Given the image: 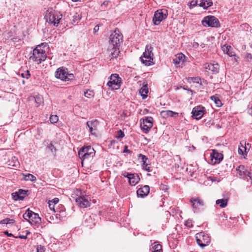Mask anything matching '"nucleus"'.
Returning a JSON list of instances; mask_svg holds the SVG:
<instances>
[{
  "mask_svg": "<svg viewBox=\"0 0 252 252\" xmlns=\"http://www.w3.org/2000/svg\"><path fill=\"white\" fill-rule=\"evenodd\" d=\"M123 41V35L118 29H116L109 37L107 49L111 58H117L120 53V43Z\"/></svg>",
  "mask_w": 252,
  "mask_h": 252,
  "instance_id": "nucleus-1",
  "label": "nucleus"
},
{
  "mask_svg": "<svg viewBox=\"0 0 252 252\" xmlns=\"http://www.w3.org/2000/svg\"><path fill=\"white\" fill-rule=\"evenodd\" d=\"M43 45L44 43H42L37 45L32 51V54L30 57V60L39 64L46 60L47 55L44 49L45 46L43 47Z\"/></svg>",
  "mask_w": 252,
  "mask_h": 252,
  "instance_id": "nucleus-2",
  "label": "nucleus"
},
{
  "mask_svg": "<svg viewBox=\"0 0 252 252\" xmlns=\"http://www.w3.org/2000/svg\"><path fill=\"white\" fill-rule=\"evenodd\" d=\"M153 50V48L151 45H147L145 47V52L140 58L142 63L146 66H150L154 64Z\"/></svg>",
  "mask_w": 252,
  "mask_h": 252,
  "instance_id": "nucleus-3",
  "label": "nucleus"
},
{
  "mask_svg": "<svg viewBox=\"0 0 252 252\" xmlns=\"http://www.w3.org/2000/svg\"><path fill=\"white\" fill-rule=\"evenodd\" d=\"M1 151V154L2 155L3 159L1 161L2 163L9 166L16 167L18 163L16 158L13 156L12 154L9 151H6L3 150Z\"/></svg>",
  "mask_w": 252,
  "mask_h": 252,
  "instance_id": "nucleus-4",
  "label": "nucleus"
},
{
  "mask_svg": "<svg viewBox=\"0 0 252 252\" xmlns=\"http://www.w3.org/2000/svg\"><path fill=\"white\" fill-rule=\"evenodd\" d=\"M62 14L58 11H47L45 15L46 21L49 23L53 24L54 26L57 27L62 18Z\"/></svg>",
  "mask_w": 252,
  "mask_h": 252,
  "instance_id": "nucleus-5",
  "label": "nucleus"
},
{
  "mask_svg": "<svg viewBox=\"0 0 252 252\" xmlns=\"http://www.w3.org/2000/svg\"><path fill=\"white\" fill-rule=\"evenodd\" d=\"M55 77L64 81L73 80L74 76L72 73H69L68 69L65 67L58 68L55 73Z\"/></svg>",
  "mask_w": 252,
  "mask_h": 252,
  "instance_id": "nucleus-6",
  "label": "nucleus"
},
{
  "mask_svg": "<svg viewBox=\"0 0 252 252\" xmlns=\"http://www.w3.org/2000/svg\"><path fill=\"white\" fill-rule=\"evenodd\" d=\"M23 217L31 224H39L41 221V218L38 214L32 212L29 209L23 214Z\"/></svg>",
  "mask_w": 252,
  "mask_h": 252,
  "instance_id": "nucleus-7",
  "label": "nucleus"
},
{
  "mask_svg": "<svg viewBox=\"0 0 252 252\" xmlns=\"http://www.w3.org/2000/svg\"><path fill=\"white\" fill-rule=\"evenodd\" d=\"M107 86L112 90H118L120 88L122 84V79L117 74H113L109 77Z\"/></svg>",
  "mask_w": 252,
  "mask_h": 252,
  "instance_id": "nucleus-8",
  "label": "nucleus"
},
{
  "mask_svg": "<svg viewBox=\"0 0 252 252\" xmlns=\"http://www.w3.org/2000/svg\"><path fill=\"white\" fill-rule=\"evenodd\" d=\"M94 154L95 151L94 149L90 146L83 147L78 152L79 158L83 160L85 159L93 158Z\"/></svg>",
  "mask_w": 252,
  "mask_h": 252,
  "instance_id": "nucleus-9",
  "label": "nucleus"
},
{
  "mask_svg": "<svg viewBox=\"0 0 252 252\" xmlns=\"http://www.w3.org/2000/svg\"><path fill=\"white\" fill-rule=\"evenodd\" d=\"M196 241L197 244L201 248L208 245L210 239L207 234L204 232H199L195 235Z\"/></svg>",
  "mask_w": 252,
  "mask_h": 252,
  "instance_id": "nucleus-10",
  "label": "nucleus"
},
{
  "mask_svg": "<svg viewBox=\"0 0 252 252\" xmlns=\"http://www.w3.org/2000/svg\"><path fill=\"white\" fill-rule=\"evenodd\" d=\"M167 17V11L166 10L159 9L157 10L153 18V22L155 25H158L164 19Z\"/></svg>",
  "mask_w": 252,
  "mask_h": 252,
  "instance_id": "nucleus-11",
  "label": "nucleus"
},
{
  "mask_svg": "<svg viewBox=\"0 0 252 252\" xmlns=\"http://www.w3.org/2000/svg\"><path fill=\"white\" fill-rule=\"evenodd\" d=\"M90 197L86 195H82L77 197L75 201L79 207L85 208L91 205Z\"/></svg>",
  "mask_w": 252,
  "mask_h": 252,
  "instance_id": "nucleus-12",
  "label": "nucleus"
},
{
  "mask_svg": "<svg viewBox=\"0 0 252 252\" xmlns=\"http://www.w3.org/2000/svg\"><path fill=\"white\" fill-rule=\"evenodd\" d=\"M202 23L205 27L207 26L211 27H218L220 26L218 19L214 16L204 17L202 21Z\"/></svg>",
  "mask_w": 252,
  "mask_h": 252,
  "instance_id": "nucleus-13",
  "label": "nucleus"
},
{
  "mask_svg": "<svg viewBox=\"0 0 252 252\" xmlns=\"http://www.w3.org/2000/svg\"><path fill=\"white\" fill-rule=\"evenodd\" d=\"M190 202L194 213L198 212L205 205L203 200L199 197L190 198Z\"/></svg>",
  "mask_w": 252,
  "mask_h": 252,
  "instance_id": "nucleus-14",
  "label": "nucleus"
},
{
  "mask_svg": "<svg viewBox=\"0 0 252 252\" xmlns=\"http://www.w3.org/2000/svg\"><path fill=\"white\" fill-rule=\"evenodd\" d=\"M153 118L152 117H147L143 119V122L141 123L140 126L143 131L147 133L153 126Z\"/></svg>",
  "mask_w": 252,
  "mask_h": 252,
  "instance_id": "nucleus-15",
  "label": "nucleus"
},
{
  "mask_svg": "<svg viewBox=\"0 0 252 252\" xmlns=\"http://www.w3.org/2000/svg\"><path fill=\"white\" fill-rule=\"evenodd\" d=\"M205 111V108L202 106L195 107L191 112L192 117L196 119H200L204 115Z\"/></svg>",
  "mask_w": 252,
  "mask_h": 252,
  "instance_id": "nucleus-16",
  "label": "nucleus"
},
{
  "mask_svg": "<svg viewBox=\"0 0 252 252\" xmlns=\"http://www.w3.org/2000/svg\"><path fill=\"white\" fill-rule=\"evenodd\" d=\"M211 161L213 164H216L220 163L223 158V154L219 153L218 151L215 149L212 150L211 154Z\"/></svg>",
  "mask_w": 252,
  "mask_h": 252,
  "instance_id": "nucleus-17",
  "label": "nucleus"
},
{
  "mask_svg": "<svg viewBox=\"0 0 252 252\" xmlns=\"http://www.w3.org/2000/svg\"><path fill=\"white\" fill-rule=\"evenodd\" d=\"M27 191L20 189L18 192H13L11 194L12 197L14 200H22L24 198Z\"/></svg>",
  "mask_w": 252,
  "mask_h": 252,
  "instance_id": "nucleus-18",
  "label": "nucleus"
},
{
  "mask_svg": "<svg viewBox=\"0 0 252 252\" xmlns=\"http://www.w3.org/2000/svg\"><path fill=\"white\" fill-rule=\"evenodd\" d=\"M185 56L182 53L177 54L173 59V63L177 67H180L185 62Z\"/></svg>",
  "mask_w": 252,
  "mask_h": 252,
  "instance_id": "nucleus-19",
  "label": "nucleus"
},
{
  "mask_svg": "<svg viewBox=\"0 0 252 252\" xmlns=\"http://www.w3.org/2000/svg\"><path fill=\"white\" fill-rule=\"evenodd\" d=\"M150 191V187L148 185L138 189L136 191L138 197H144L147 196Z\"/></svg>",
  "mask_w": 252,
  "mask_h": 252,
  "instance_id": "nucleus-20",
  "label": "nucleus"
},
{
  "mask_svg": "<svg viewBox=\"0 0 252 252\" xmlns=\"http://www.w3.org/2000/svg\"><path fill=\"white\" fill-rule=\"evenodd\" d=\"M205 68L206 69V71L209 72L210 71L212 73L215 74L217 73L218 72L219 65L218 63H208L205 65Z\"/></svg>",
  "mask_w": 252,
  "mask_h": 252,
  "instance_id": "nucleus-21",
  "label": "nucleus"
},
{
  "mask_svg": "<svg viewBox=\"0 0 252 252\" xmlns=\"http://www.w3.org/2000/svg\"><path fill=\"white\" fill-rule=\"evenodd\" d=\"M140 181V178L138 174L136 173L131 174L129 177L128 182L131 186H135Z\"/></svg>",
  "mask_w": 252,
  "mask_h": 252,
  "instance_id": "nucleus-22",
  "label": "nucleus"
},
{
  "mask_svg": "<svg viewBox=\"0 0 252 252\" xmlns=\"http://www.w3.org/2000/svg\"><path fill=\"white\" fill-rule=\"evenodd\" d=\"M14 222L15 220L13 219L9 218L3 219L1 220V224L2 225L1 227L3 228L5 226V225H6V226L8 228L11 227L14 225Z\"/></svg>",
  "mask_w": 252,
  "mask_h": 252,
  "instance_id": "nucleus-23",
  "label": "nucleus"
},
{
  "mask_svg": "<svg viewBox=\"0 0 252 252\" xmlns=\"http://www.w3.org/2000/svg\"><path fill=\"white\" fill-rule=\"evenodd\" d=\"M221 49L223 53L227 54L229 56H235L234 52L232 51V48L231 46L225 44L222 46Z\"/></svg>",
  "mask_w": 252,
  "mask_h": 252,
  "instance_id": "nucleus-24",
  "label": "nucleus"
},
{
  "mask_svg": "<svg viewBox=\"0 0 252 252\" xmlns=\"http://www.w3.org/2000/svg\"><path fill=\"white\" fill-rule=\"evenodd\" d=\"M99 125V122L97 120L88 121L86 123L87 127L89 128L90 133H92V127H97Z\"/></svg>",
  "mask_w": 252,
  "mask_h": 252,
  "instance_id": "nucleus-25",
  "label": "nucleus"
},
{
  "mask_svg": "<svg viewBox=\"0 0 252 252\" xmlns=\"http://www.w3.org/2000/svg\"><path fill=\"white\" fill-rule=\"evenodd\" d=\"M174 115H178V113L171 110H163L160 112V115L164 118L173 117Z\"/></svg>",
  "mask_w": 252,
  "mask_h": 252,
  "instance_id": "nucleus-26",
  "label": "nucleus"
},
{
  "mask_svg": "<svg viewBox=\"0 0 252 252\" xmlns=\"http://www.w3.org/2000/svg\"><path fill=\"white\" fill-rule=\"evenodd\" d=\"M139 93L142 97V98L144 99L147 97V94L148 93V88L147 84L143 85L139 90Z\"/></svg>",
  "mask_w": 252,
  "mask_h": 252,
  "instance_id": "nucleus-27",
  "label": "nucleus"
},
{
  "mask_svg": "<svg viewBox=\"0 0 252 252\" xmlns=\"http://www.w3.org/2000/svg\"><path fill=\"white\" fill-rule=\"evenodd\" d=\"M216 204L219 205L220 207L221 208L225 207L228 204V199L223 198L220 199H218L216 201Z\"/></svg>",
  "mask_w": 252,
  "mask_h": 252,
  "instance_id": "nucleus-28",
  "label": "nucleus"
},
{
  "mask_svg": "<svg viewBox=\"0 0 252 252\" xmlns=\"http://www.w3.org/2000/svg\"><path fill=\"white\" fill-rule=\"evenodd\" d=\"M210 98L215 102L216 106L220 107L222 106V104L221 101L217 95L211 96Z\"/></svg>",
  "mask_w": 252,
  "mask_h": 252,
  "instance_id": "nucleus-29",
  "label": "nucleus"
},
{
  "mask_svg": "<svg viewBox=\"0 0 252 252\" xmlns=\"http://www.w3.org/2000/svg\"><path fill=\"white\" fill-rule=\"evenodd\" d=\"M248 152L247 151V148L246 146L243 145L241 143L240 145L239 146L238 148V153L242 155H247Z\"/></svg>",
  "mask_w": 252,
  "mask_h": 252,
  "instance_id": "nucleus-30",
  "label": "nucleus"
},
{
  "mask_svg": "<svg viewBox=\"0 0 252 252\" xmlns=\"http://www.w3.org/2000/svg\"><path fill=\"white\" fill-rule=\"evenodd\" d=\"M245 167L244 165H240L236 168L237 174L240 177L244 176L246 173V170L244 171Z\"/></svg>",
  "mask_w": 252,
  "mask_h": 252,
  "instance_id": "nucleus-31",
  "label": "nucleus"
},
{
  "mask_svg": "<svg viewBox=\"0 0 252 252\" xmlns=\"http://www.w3.org/2000/svg\"><path fill=\"white\" fill-rule=\"evenodd\" d=\"M66 217V213L63 210H61L59 211V213L56 214L57 218H59L60 220H63Z\"/></svg>",
  "mask_w": 252,
  "mask_h": 252,
  "instance_id": "nucleus-32",
  "label": "nucleus"
},
{
  "mask_svg": "<svg viewBox=\"0 0 252 252\" xmlns=\"http://www.w3.org/2000/svg\"><path fill=\"white\" fill-rule=\"evenodd\" d=\"M152 251L162 252V251L161 245L155 242L154 243V246L152 247Z\"/></svg>",
  "mask_w": 252,
  "mask_h": 252,
  "instance_id": "nucleus-33",
  "label": "nucleus"
},
{
  "mask_svg": "<svg viewBox=\"0 0 252 252\" xmlns=\"http://www.w3.org/2000/svg\"><path fill=\"white\" fill-rule=\"evenodd\" d=\"M24 179L26 181H34L36 180L35 177L31 174H28L26 175Z\"/></svg>",
  "mask_w": 252,
  "mask_h": 252,
  "instance_id": "nucleus-34",
  "label": "nucleus"
},
{
  "mask_svg": "<svg viewBox=\"0 0 252 252\" xmlns=\"http://www.w3.org/2000/svg\"><path fill=\"white\" fill-rule=\"evenodd\" d=\"M213 5V1L212 0H204V9H207L208 7H211Z\"/></svg>",
  "mask_w": 252,
  "mask_h": 252,
  "instance_id": "nucleus-35",
  "label": "nucleus"
},
{
  "mask_svg": "<svg viewBox=\"0 0 252 252\" xmlns=\"http://www.w3.org/2000/svg\"><path fill=\"white\" fill-rule=\"evenodd\" d=\"M84 95L87 98H91L94 95V92L91 90H87L84 92Z\"/></svg>",
  "mask_w": 252,
  "mask_h": 252,
  "instance_id": "nucleus-36",
  "label": "nucleus"
},
{
  "mask_svg": "<svg viewBox=\"0 0 252 252\" xmlns=\"http://www.w3.org/2000/svg\"><path fill=\"white\" fill-rule=\"evenodd\" d=\"M47 148L51 151V152L53 153L54 155H55L56 152V149L52 143H50L48 145Z\"/></svg>",
  "mask_w": 252,
  "mask_h": 252,
  "instance_id": "nucleus-37",
  "label": "nucleus"
},
{
  "mask_svg": "<svg viewBox=\"0 0 252 252\" xmlns=\"http://www.w3.org/2000/svg\"><path fill=\"white\" fill-rule=\"evenodd\" d=\"M59 120V118L57 115H51L50 117V121L52 124L56 123Z\"/></svg>",
  "mask_w": 252,
  "mask_h": 252,
  "instance_id": "nucleus-38",
  "label": "nucleus"
},
{
  "mask_svg": "<svg viewBox=\"0 0 252 252\" xmlns=\"http://www.w3.org/2000/svg\"><path fill=\"white\" fill-rule=\"evenodd\" d=\"M189 80L191 81L193 83H196L197 84H201V79L198 77H190L189 78Z\"/></svg>",
  "mask_w": 252,
  "mask_h": 252,
  "instance_id": "nucleus-39",
  "label": "nucleus"
},
{
  "mask_svg": "<svg viewBox=\"0 0 252 252\" xmlns=\"http://www.w3.org/2000/svg\"><path fill=\"white\" fill-rule=\"evenodd\" d=\"M138 157L142 160L143 164L145 165V163H146V160L148 159V158L145 155H143L141 154H139Z\"/></svg>",
  "mask_w": 252,
  "mask_h": 252,
  "instance_id": "nucleus-40",
  "label": "nucleus"
},
{
  "mask_svg": "<svg viewBox=\"0 0 252 252\" xmlns=\"http://www.w3.org/2000/svg\"><path fill=\"white\" fill-rule=\"evenodd\" d=\"M138 157L142 160L143 164L145 165V163H146V160L148 159V158L145 155H143L141 154H139Z\"/></svg>",
  "mask_w": 252,
  "mask_h": 252,
  "instance_id": "nucleus-41",
  "label": "nucleus"
},
{
  "mask_svg": "<svg viewBox=\"0 0 252 252\" xmlns=\"http://www.w3.org/2000/svg\"><path fill=\"white\" fill-rule=\"evenodd\" d=\"M31 75L30 73L29 70H27L25 71L24 73H21V76L23 78H25L26 79H29L31 77Z\"/></svg>",
  "mask_w": 252,
  "mask_h": 252,
  "instance_id": "nucleus-42",
  "label": "nucleus"
},
{
  "mask_svg": "<svg viewBox=\"0 0 252 252\" xmlns=\"http://www.w3.org/2000/svg\"><path fill=\"white\" fill-rule=\"evenodd\" d=\"M72 18V22L73 23L77 22L81 18L80 15L77 13L73 16Z\"/></svg>",
  "mask_w": 252,
  "mask_h": 252,
  "instance_id": "nucleus-43",
  "label": "nucleus"
},
{
  "mask_svg": "<svg viewBox=\"0 0 252 252\" xmlns=\"http://www.w3.org/2000/svg\"><path fill=\"white\" fill-rule=\"evenodd\" d=\"M189 8H191L193 7H195L197 5V0H191L189 4Z\"/></svg>",
  "mask_w": 252,
  "mask_h": 252,
  "instance_id": "nucleus-44",
  "label": "nucleus"
},
{
  "mask_svg": "<svg viewBox=\"0 0 252 252\" xmlns=\"http://www.w3.org/2000/svg\"><path fill=\"white\" fill-rule=\"evenodd\" d=\"M142 167L144 169L148 172H151L152 170L151 167L149 166V164L147 163H145V165L142 164Z\"/></svg>",
  "mask_w": 252,
  "mask_h": 252,
  "instance_id": "nucleus-45",
  "label": "nucleus"
},
{
  "mask_svg": "<svg viewBox=\"0 0 252 252\" xmlns=\"http://www.w3.org/2000/svg\"><path fill=\"white\" fill-rule=\"evenodd\" d=\"M185 225L189 227H193V224L192 223V220H188L187 221H186L185 223Z\"/></svg>",
  "mask_w": 252,
  "mask_h": 252,
  "instance_id": "nucleus-46",
  "label": "nucleus"
},
{
  "mask_svg": "<svg viewBox=\"0 0 252 252\" xmlns=\"http://www.w3.org/2000/svg\"><path fill=\"white\" fill-rule=\"evenodd\" d=\"M125 136V134L124 132H123L121 130L118 131V134L116 136L118 138H122L124 137Z\"/></svg>",
  "mask_w": 252,
  "mask_h": 252,
  "instance_id": "nucleus-47",
  "label": "nucleus"
},
{
  "mask_svg": "<svg viewBox=\"0 0 252 252\" xmlns=\"http://www.w3.org/2000/svg\"><path fill=\"white\" fill-rule=\"evenodd\" d=\"M44 252V248L43 246L41 245L37 246L36 248V252Z\"/></svg>",
  "mask_w": 252,
  "mask_h": 252,
  "instance_id": "nucleus-48",
  "label": "nucleus"
},
{
  "mask_svg": "<svg viewBox=\"0 0 252 252\" xmlns=\"http://www.w3.org/2000/svg\"><path fill=\"white\" fill-rule=\"evenodd\" d=\"M244 176H247L250 180L252 181V173L247 170H246V173Z\"/></svg>",
  "mask_w": 252,
  "mask_h": 252,
  "instance_id": "nucleus-49",
  "label": "nucleus"
},
{
  "mask_svg": "<svg viewBox=\"0 0 252 252\" xmlns=\"http://www.w3.org/2000/svg\"><path fill=\"white\" fill-rule=\"evenodd\" d=\"M197 0V5L202 7L204 8V0Z\"/></svg>",
  "mask_w": 252,
  "mask_h": 252,
  "instance_id": "nucleus-50",
  "label": "nucleus"
},
{
  "mask_svg": "<svg viewBox=\"0 0 252 252\" xmlns=\"http://www.w3.org/2000/svg\"><path fill=\"white\" fill-rule=\"evenodd\" d=\"M35 101L36 103H38L40 104L41 102H42V98L40 96H37L36 98H35Z\"/></svg>",
  "mask_w": 252,
  "mask_h": 252,
  "instance_id": "nucleus-51",
  "label": "nucleus"
},
{
  "mask_svg": "<svg viewBox=\"0 0 252 252\" xmlns=\"http://www.w3.org/2000/svg\"><path fill=\"white\" fill-rule=\"evenodd\" d=\"M51 201L53 203V207H55V205L59 202V199L58 198H55Z\"/></svg>",
  "mask_w": 252,
  "mask_h": 252,
  "instance_id": "nucleus-52",
  "label": "nucleus"
},
{
  "mask_svg": "<svg viewBox=\"0 0 252 252\" xmlns=\"http://www.w3.org/2000/svg\"><path fill=\"white\" fill-rule=\"evenodd\" d=\"M49 207L51 210H53L54 212H55V207H53V203L50 201L49 202Z\"/></svg>",
  "mask_w": 252,
  "mask_h": 252,
  "instance_id": "nucleus-53",
  "label": "nucleus"
},
{
  "mask_svg": "<svg viewBox=\"0 0 252 252\" xmlns=\"http://www.w3.org/2000/svg\"><path fill=\"white\" fill-rule=\"evenodd\" d=\"M132 173H130L128 172H125V173H123L122 175L125 177H126L129 179V177L130 176Z\"/></svg>",
  "mask_w": 252,
  "mask_h": 252,
  "instance_id": "nucleus-54",
  "label": "nucleus"
},
{
  "mask_svg": "<svg viewBox=\"0 0 252 252\" xmlns=\"http://www.w3.org/2000/svg\"><path fill=\"white\" fill-rule=\"evenodd\" d=\"M3 233L4 234L6 235L8 237H13L14 236L12 233H9L7 230L4 231Z\"/></svg>",
  "mask_w": 252,
  "mask_h": 252,
  "instance_id": "nucleus-55",
  "label": "nucleus"
},
{
  "mask_svg": "<svg viewBox=\"0 0 252 252\" xmlns=\"http://www.w3.org/2000/svg\"><path fill=\"white\" fill-rule=\"evenodd\" d=\"M123 152L130 153L131 151L128 149L127 146H125Z\"/></svg>",
  "mask_w": 252,
  "mask_h": 252,
  "instance_id": "nucleus-56",
  "label": "nucleus"
},
{
  "mask_svg": "<svg viewBox=\"0 0 252 252\" xmlns=\"http://www.w3.org/2000/svg\"><path fill=\"white\" fill-rule=\"evenodd\" d=\"M99 25H97L96 26H95L94 28V33H96V32H97L99 30Z\"/></svg>",
  "mask_w": 252,
  "mask_h": 252,
  "instance_id": "nucleus-57",
  "label": "nucleus"
},
{
  "mask_svg": "<svg viewBox=\"0 0 252 252\" xmlns=\"http://www.w3.org/2000/svg\"><path fill=\"white\" fill-rule=\"evenodd\" d=\"M97 127H92V133H91L92 134H95V131L96 130Z\"/></svg>",
  "mask_w": 252,
  "mask_h": 252,
  "instance_id": "nucleus-58",
  "label": "nucleus"
},
{
  "mask_svg": "<svg viewBox=\"0 0 252 252\" xmlns=\"http://www.w3.org/2000/svg\"><path fill=\"white\" fill-rule=\"evenodd\" d=\"M193 46L194 48H197L199 46V43L196 42H194L193 44Z\"/></svg>",
  "mask_w": 252,
  "mask_h": 252,
  "instance_id": "nucleus-59",
  "label": "nucleus"
},
{
  "mask_svg": "<svg viewBox=\"0 0 252 252\" xmlns=\"http://www.w3.org/2000/svg\"><path fill=\"white\" fill-rule=\"evenodd\" d=\"M248 112L250 115H252V107L249 109Z\"/></svg>",
  "mask_w": 252,
  "mask_h": 252,
  "instance_id": "nucleus-60",
  "label": "nucleus"
},
{
  "mask_svg": "<svg viewBox=\"0 0 252 252\" xmlns=\"http://www.w3.org/2000/svg\"><path fill=\"white\" fill-rule=\"evenodd\" d=\"M20 237L21 238H23V239H26L27 238V236H21Z\"/></svg>",
  "mask_w": 252,
  "mask_h": 252,
  "instance_id": "nucleus-61",
  "label": "nucleus"
},
{
  "mask_svg": "<svg viewBox=\"0 0 252 252\" xmlns=\"http://www.w3.org/2000/svg\"><path fill=\"white\" fill-rule=\"evenodd\" d=\"M201 46L202 48H203L204 47V44H202Z\"/></svg>",
  "mask_w": 252,
  "mask_h": 252,
  "instance_id": "nucleus-62",
  "label": "nucleus"
},
{
  "mask_svg": "<svg viewBox=\"0 0 252 252\" xmlns=\"http://www.w3.org/2000/svg\"><path fill=\"white\" fill-rule=\"evenodd\" d=\"M152 252H156V251H152Z\"/></svg>",
  "mask_w": 252,
  "mask_h": 252,
  "instance_id": "nucleus-63",
  "label": "nucleus"
},
{
  "mask_svg": "<svg viewBox=\"0 0 252 252\" xmlns=\"http://www.w3.org/2000/svg\"><path fill=\"white\" fill-rule=\"evenodd\" d=\"M23 84H25V81H24V80H23Z\"/></svg>",
  "mask_w": 252,
  "mask_h": 252,
  "instance_id": "nucleus-64",
  "label": "nucleus"
}]
</instances>
